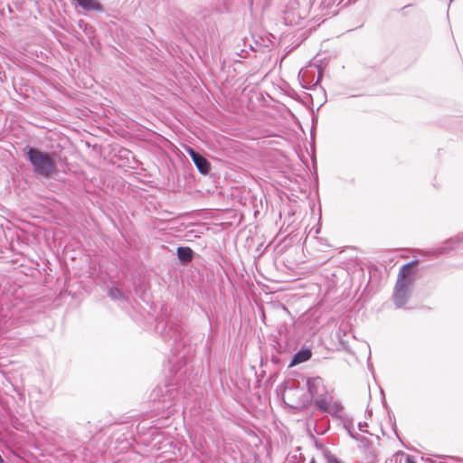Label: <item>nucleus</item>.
<instances>
[{
	"label": "nucleus",
	"instance_id": "f257e3e1",
	"mask_svg": "<svg viewBox=\"0 0 463 463\" xmlns=\"http://www.w3.org/2000/svg\"><path fill=\"white\" fill-rule=\"evenodd\" d=\"M417 265L418 260H412L400 268L392 293V300L397 308L405 307L411 296Z\"/></svg>",
	"mask_w": 463,
	"mask_h": 463
},
{
	"label": "nucleus",
	"instance_id": "f03ea898",
	"mask_svg": "<svg viewBox=\"0 0 463 463\" xmlns=\"http://www.w3.org/2000/svg\"><path fill=\"white\" fill-rule=\"evenodd\" d=\"M24 155L33 166V173L43 178H50L56 171V163L53 154L26 146Z\"/></svg>",
	"mask_w": 463,
	"mask_h": 463
},
{
	"label": "nucleus",
	"instance_id": "7ed1b4c3",
	"mask_svg": "<svg viewBox=\"0 0 463 463\" xmlns=\"http://www.w3.org/2000/svg\"><path fill=\"white\" fill-rule=\"evenodd\" d=\"M156 330L161 332L165 341L169 342L172 350L179 354L181 347L184 345L181 326L170 318L167 321H158Z\"/></svg>",
	"mask_w": 463,
	"mask_h": 463
},
{
	"label": "nucleus",
	"instance_id": "20e7f679",
	"mask_svg": "<svg viewBox=\"0 0 463 463\" xmlns=\"http://www.w3.org/2000/svg\"><path fill=\"white\" fill-rule=\"evenodd\" d=\"M316 408L322 413L327 412L331 416H338L343 411L340 402L335 401L334 397L329 394L315 402Z\"/></svg>",
	"mask_w": 463,
	"mask_h": 463
},
{
	"label": "nucleus",
	"instance_id": "39448f33",
	"mask_svg": "<svg viewBox=\"0 0 463 463\" xmlns=\"http://www.w3.org/2000/svg\"><path fill=\"white\" fill-rule=\"evenodd\" d=\"M307 387L311 397L315 399V402L330 394L324 384L323 379L319 376L308 378L307 380Z\"/></svg>",
	"mask_w": 463,
	"mask_h": 463
},
{
	"label": "nucleus",
	"instance_id": "423d86ee",
	"mask_svg": "<svg viewBox=\"0 0 463 463\" xmlns=\"http://www.w3.org/2000/svg\"><path fill=\"white\" fill-rule=\"evenodd\" d=\"M186 151L190 155L191 158L193 159V162L194 163L200 173L207 174L210 171L211 165L204 156H203L200 153L194 151L191 147L187 148Z\"/></svg>",
	"mask_w": 463,
	"mask_h": 463
},
{
	"label": "nucleus",
	"instance_id": "0eeeda50",
	"mask_svg": "<svg viewBox=\"0 0 463 463\" xmlns=\"http://www.w3.org/2000/svg\"><path fill=\"white\" fill-rule=\"evenodd\" d=\"M345 428L348 430V433L350 434V436L353 439L360 441L362 443V445L364 447V450L367 453L368 463H374L376 454H375L374 449H373L371 442L369 441V439L365 437L360 436L358 434H354L353 432V430L346 425H345Z\"/></svg>",
	"mask_w": 463,
	"mask_h": 463
},
{
	"label": "nucleus",
	"instance_id": "6e6552de",
	"mask_svg": "<svg viewBox=\"0 0 463 463\" xmlns=\"http://www.w3.org/2000/svg\"><path fill=\"white\" fill-rule=\"evenodd\" d=\"M298 5V2H290L285 10V22L289 24H297L300 19L303 18L299 12L295 13L296 7Z\"/></svg>",
	"mask_w": 463,
	"mask_h": 463
},
{
	"label": "nucleus",
	"instance_id": "1a4fd4ad",
	"mask_svg": "<svg viewBox=\"0 0 463 463\" xmlns=\"http://www.w3.org/2000/svg\"><path fill=\"white\" fill-rule=\"evenodd\" d=\"M448 244H450V246H442L437 249L436 253L437 255H441L447 253L449 250H452L455 246L458 245L459 243H463V233H460L453 238H450L447 241Z\"/></svg>",
	"mask_w": 463,
	"mask_h": 463
},
{
	"label": "nucleus",
	"instance_id": "9d476101",
	"mask_svg": "<svg viewBox=\"0 0 463 463\" xmlns=\"http://www.w3.org/2000/svg\"><path fill=\"white\" fill-rule=\"evenodd\" d=\"M311 351L307 348H302L301 350H299L298 352H297L293 358H292V361L290 363V366L292 365H296V364H301V363H304L307 360H309V358L311 357Z\"/></svg>",
	"mask_w": 463,
	"mask_h": 463
},
{
	"label": "nucleus",
	"instance_id": "9b49d317",
	"mask_svg": "<svg viewBox=\"0 0 463 463\" xmlns=\"http://www.w3.org/2000/svg\"><path fill=\"white\" fill-rule=\"evenodd\" d=\"M176 254L180 261L188 263L192 261L194 251L190 247L180 246L177 248Z\"/></svg>",
	"mask_w": 463,
	"mask_h": 463
},
{
	"label": "nucleus",
	"instance_id": "f8f14e48",
	"mask_svg": "<svg viewBox=\"0 0 463 463\" xmlns=\"http://www.w3.org/2000/svg\"><path fill=\"white\" fill-rule=\"evenodd\" d=\"M109 296L113 300H118L124 298V295L118 288H111L109 290Z\"/></svg>",
	"mask_w": 463,
	"mask_h": 463
},
{
	"label": "nucleus",
	"instance_id": "ddd939ff",
	"mask_svg": "<svg viewBox=\"0 0 463 463\" xmlns=\"http://www.w3.org/2000/svg\"><path fill=\"white\" fill-rule=\"evenodd\" d=\"M335 2L336 0H324L322 2V5H324V7H329L331 5H335Z\"/></svg>",
	"mask_w": 463,
	"mask_h": 463
},
{
	"label": "nucleus",
	"instance_id": "4468645a",
	"mask_svg": "<svg viewBox=\"0 0 463 463\" xmlns=\"http://www.w3.org/2000/svg\"><path fill=\"white\" fill-rule=\"evenodd\" d=\"M365 427H367L366 422H359L358 423V429L360 431L366 432L367 430H365Z\"/></svg>",
	"mask_w": 463,
	"mask_h": 463
},
{
	"label": "nucleus",
	"instance_id": "2eb2a0df",
	"mask_svg": "<svg viewBox=\"0 0 463 463\" xmlns=\"http://www.w3.org/2000/svg\"><path fill=\"white\" fill-rule=\"evenodd\" d=\"M405 463H417L414 457L412 456H408L406 458V460H405Z\"/></svg>",
	"mask_w": 463,
	"mask_h": 463
},
{
	"label": "nucleus",
	"instance_id": "dca6fc26",
	"mask_svg": "<svg viewBox=\"0 0 463 463\" xmlns=\"http://www.w3.org/2000/svg\"><path fill=\"white\" fill-rule=\"evenodd\" d=\"M342 1H343V0H339V1L337 2V4H336V6H338L339 5H341V4H342Z\"/></svg>",
	"mask_w": 463,
	"mask_h": 463
},
{
	"label": "nucleus",
	"instance_id": "f3484780",
	"mask_svg": "<svg viewBox=\"0 0 463 463\" xmlns=\"http://www.w3.org/2000/svg\"><path fill=\"white\" fill-rule=\"evenodd\" d=\"M336 13H337V11H332V12H329L328 14H335Z\"/></svg>",
	"mask_w": 463,
	"mask_h": 463
}]
</instances>
